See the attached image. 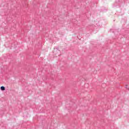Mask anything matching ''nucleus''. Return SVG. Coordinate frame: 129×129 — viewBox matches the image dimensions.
Here are the masks:
<instances>
[{"mask_svg": "<svg viewBox=\"0 0 129 129\" xmlns=\"http://www.w3.org/2000/svg\"><path fill=\"white\" fill-rule=\"evenodd\" d=\"M125 88H126V89H128V90H129V88H127V85L125 86Z\"/></svg>", "mask_w": 129, "mask_h": 129, "instance_id": "nucleus-2", "label": "nucleus"}, {"mask_svg": "<svg viewBox=\"0 0 129 129\" xmlns=\"http://www.w3.org/2000/svg\"><path fill=\"white\" fill-rule=\"evenodd\" d=\"M1 90H3V91L6 90V88L4 86H1Z\"/></svg>", "mask_w": 129, "mask_h": 129, "instance_id": "nucleus-1", "label": "nucleus"}]
</instances>
